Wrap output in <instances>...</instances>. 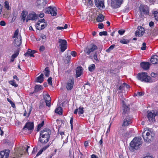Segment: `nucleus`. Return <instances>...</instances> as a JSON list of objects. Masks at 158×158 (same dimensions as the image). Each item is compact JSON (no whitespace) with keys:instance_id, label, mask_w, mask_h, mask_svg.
Returning a JSON list of instances; mask_svg holds the SVG:
<instances>
[{"instance_id":"obj_1","label":"nucleus","mask_w":158,"mask_h":158,"mask_svg":"<svg viewBox=\"0 0 158 158\" xmlns=\"http://www.w3.org/2000/svg\"><path fill=\"white\" fill-rule=\"evenodd\" d=\"M51 131L45 128L40 132V141L42 143H46L49 140L50 135L51 134Z\"/></svg>"},{"instance_id":"obj_2","label":"nucleus","mask_w":158,"mask_h":158,"mask_svg":"<svg viewBox=\"0 0 158 158\" xmlns=\"http://www.w3.org/2000/svg\"><path fill=\"white\" fill-rule=\"evenodd\" d=\"M137 77L138 80L145 82L151 83L155 81L149 76L147 73L145 72L139 73Z\"/></svg>"},{"instance_id":"obj_3","label":"nucleus","mask_w":158,"mask_h":158,"mask_svg":"<svg viewBox=\"0 0 158 158\" xmlns=\"http://www.w3.org/2000/svg\"><path fill=\"white\" fill-rule=\"evenodd\" d=\"M142 144L141 138L140 137L135 138L130 143V149L133 150L134 149L137 150L140 147Z\"/></svg>"},{"instance_id":"obj_4","label":"nucleus","mask_w":158,"mask_h":158,"mask_svg":"<svg viewBox=\"0 0 158 158\" xmlns=\"http://www.w3.org/2000/svg\"><path fill=\"white\" fill-rule=\"evenodd\" d=\"M142 136L145 141L150 143L154 139V133L151 130H145L143 133Z\"/></svg>"},{"instance_id":"obj_5","label":"nucleus","mask_w":158,"mask_h":158,"mask_svg":"<svg viewBox=\"0 0 158 158\" xmlns=\"http://www.w3.org/2000/svg\"><path fill=\"white\" fill-rule=\"evenodd\" d=\"M12 37L15 39L14 42L15 46H19L22 43V38L20 34L19 33L18 30L17 29L15 31Z\"/></svg>"},{"instance_id":"obj_6","label":"nucleus","mask_w":158,"mask_h":158,"mask_svg":"<svg viewBox=\"0 0 158 158\" xmlns=\"http://www.w3.org/2000/svg\"><path fill=\"white\" fill-rule=\"evenodd\" d=\"M30 147L27 145H25L24 149H22L21 148L18 149L16 150L14 152V155L15 157L19 158H20L23 155V151L24 149H25L26 151L27 152V150Z\"/></svg>"},{"instance_id":"obj_7","label":"nucleus","mask_w":158,"mask_h":158,"mask_svg":"<svg viewBox=\"0 0 158 158\" xmlns=\"http://www.w3.org/2000/svg\"><path fill=\"white\" fill-rule=\"evenodd\" d=\"M97 49V47L96 45L91 44L85 49L84 51L86 54L89 55Z\"/></svg>"},{"instance_id":"obj_8","label":"nucleus","mask_w":158,"mask_h":158,"mask_svg":"<svg viewBox=\"0 0 158 158\" xmlns=\"http://www.w3.org/2000/svg\"><path fill=\"white\" fill-rule=\"evenodd\" d=\"M123 1V0H111V7L114 9L118 8L121 6Z\"/></svg>"},{"instance_id":"obj_9","label":"nucleus","mask_w":158,"mask_h":158,"mask_svg":"<svg viewBox=\"0 0 158 158\" xmlns=\"http://www.w3.org/2000/svg\"><path fill=\"white\" fill-rule=\"evenodd\" d=\"M58 43L60 44L61 51L63 52L67 48V41L66 40L59 39L58 40Z\"/></svg>"},{"instance_id":"obj_10","label":"nucleus","mask_w":158,"mask_h":158,"mask_svg":"<svg viewBox=\"0 0 158 158\" xmlns=\"http://www.w3.org/2000/svg\"><path fill=\"white\" fill-rule=\"evenodd\" d=\"M158 115V113L157 111L154 110L152 111L148 112L147 117L150 121L153 122L155 121V117Z\"/></svg>"},{"instance_id":"obj_11","label":"nucleus","mask_w":158,"mask_h":158,"mask_svg":"<svg viewBox=\"0 0 158 158\" xmlns=\"http://www.w3.org/2000/svg\"><path fill=\"white\" fill-rule=\"evenodd\" d=\"M74 80L73 77H71L68 80L66 84V88L67 90H71L73 87L74 85Z\"/></svg>"},{"instance_id":"obj_12","label":"nucleus","mask_w":158,"mask_h":158,"mask_svg":"<svg viewBox=\"0 0 158 158\" xmlns=\"http://www.w3.org/2000/svg\"><path fill=\"white\" fill-rule=\"evenodd\" d=\"M34 128V124L32 122H28L26 124L23 129V131L25 132L27 131V130L31 131Z\"/></svg>"},{"instance_id":"obj_13","label":"nucleus","mask_w":158,"mask_h":158,"mask_svg":"<svg viewBox=\"0 0 158 158\" xmlns=\"http://www.w3.org/2000/svg\"><path fill=\"white\" fill-rule=\"evenodd\" d=\"M56 11V8L52 6H50L45 10L46 13L51 14L52 16H55L57 15Z\"/></svg>"},{"instance_id":"obj_14","label":"nucleus","mask_w":158,"mask_h":158,"mask_svg":"<svg viewBox=\"0 0 158 158\" xmlns=\"http://www.w3.org/2000/svg\"><path fill=\"white\" fill-rule=\"evenodd\" d=\"M139 10L141 14L142 13L148 15L149 13V8L148 6L145 5H140Z\"/></svg>"},{"instance_id":"obj_15","label":"nucleus","mask_w":158,"mask_h":158,"mask_svg":"<svg viewBox=\"0 0 158 158\" xmlns=\"http://www.w3.org/2000/svg\"><path fill=\"white\" fill-rule=\"evenodd\" d=\"M95 4L99 9H103L104 7V0H95Z\"/></svg>"},{"instance_id":"obj_16","label":"nucleus","mask_w":158,"mask_h":158,"mask_svg":"<svg viewBox=\"0 0 158 158\" xmlns=\"http://www.w3.org/2000/svg\"><path fill=\"white\" fill-rule=\"evenodd\" d=\"M10 151L9 149L5 150L0 152V158H8Z\"/></svg>"},{"instance_id":"obj_17","label":"nucleus","mask_w":158,"mask_h":158,"mask_svg":"<svg viewBox=\"0 0 158 158\" xmlns=\"http://www.w3.org/2000/svg\"><path fill=\"white\" fill-rule=\"evenodd\" d=\"M47 2L48 0H38L37 2L38 7L39 8L44 7Z\"/></svg>"},{"instance_id":"obj_18","label":"nucleus","mask_w":158,"mask_h":158,"mask_svg":"<svg viewBox=\"0 0 158 158\" xmlns=\"http://www.w3.org/2000/svg\"><path fill=\"white\" fill-rule=\"evenodd\" d=\"M36 18V15L34 12H32L29 14L28 15L27 19L26 22H27L28 20H34Z\"/></svg>"},{"instance_id":"obj_19","label":"nucleus","mask_w":158,"mask_h":158,"mask_svg":"<svg viewBox=\"0 0 158 158\" xmlns=\"http://www.w3.org/2000/svg\"><path fill=\"white\" fill-rule=\"evenodd\" d=\"M141 67L144 70L148 69L151 65V64L149 62H143L140 63Z\"/></svg>"},{"instance_id":"obj_20","label":"nucleus","mask_w":158,"mask_h":158,"mask_svg":"<svg viewBox=\"0 0 158 158\" xmlns=\"http://www.w3.org/2000/svg\"><path fill=\"white\" fill-rule=\"evenodd\" d=\"M131 119L129 117H127L123 121V126H127L131 123Z\"/></svg>"},{"instance_id":"obj_21","label":"nucleus","mask_w":158,"mask_h":158,"mask_svg":"<svg viewBox=\"0 0 158 158\" xmlns=\"http://www.w3.org/2000/svg\"><path fill=\"white\" fill-rule=\"evenodd\" d=\"M151 62L153 64H158V56L156 55L152 56L150 60Z\"/></svg>"},{"instance_id":"obj_22","label":"nucleus","mask_w":158,"mask_h":158,"mask_svg":"<svg viewBox=\"0 0 158 158\" xmlns=\"http://www.w3.org/2000/svg\"><path fill=\"white\" fill-rule=\"evenodd\" d=\"M44 98L45 99L46 105L48 106H50L51 105V98L49 95L48 94H46L44 97Z\"/></svg>"},{"instance_id":"obj_23","label":"nucleus","mask_w":158,"mask_h":158,"mask_svg":"<svg viewBox=\"0 0 158 158\" xmlns=\"http://www.w3.org/2000/svg\"><path fill=\"white\" fill-rule=\"evenodd\" d=\"M83 69L81 66L77 67L76 69V76L77 77H80L82 73Z\"/></svg>"},{"instance_id":"obj_24","label":"nucleus","mask_w":158,"mask_h":158,"mask_svg":"<svg viewBox=\"0 0 158 158\" xmlns=\"http://www.w3.org/2000/svg\"><path fill=\"white\" fill-rule=\"evenodd\" d=\"M36 52L35 51H32L31 49H28L27 52L24 54V55L26 56H30L31 57H34V54Z\"/></svg>"},{"instance_id":"obj_25","label":"nucleus","mask_w":158,"mask_h":158,"mask_svg":"<svg viewBox=\"0 0 158 158\" xmlns=\"http://www.w3.org/2000/svg\"><path fill=\"white\" fill-rule=\"evenodd\" d=\"M138 29L140 33V35H142V36L143 35L144 33H146L147 31L148 32V31H149L147 29L145 30L144 28L141 26L138 27Z\"/></svg>"},{"instance_id":"obj_26","label":"nucleus","mask_w":158,"mask_h":158,"mask_svg":"<svg viewBox=\"0 0 158 158\" xmlns=\"http://www.w3.org/2000/svg\"><path fill=\"white\" fill-rule=\"evenodd\" d=\"M27 14V12L26 11H23L21 15V20L24 22L26 20V17Z\"/></svg>"},{"instance_id":"obj_27","label":"nucleus","mask_w":158,"mask_h":158,"mask_svg":"<svg viewBox=\"0 0 158 158\" xmlns=\"http://www.w3.org/2000/svg\"><path fill=\"white\" fill-rule=\"evenodd\" d=\"M44 80V74L41 73L40 75L37 77L36 81L38 82L42 83Z\"/></svg>"},{"instance_id":"obj_28","label":"nucleus","mask_w":158,"mask_h":158,"mask_svg":"<svg viewBox=\"0 0 158 158\" xmlns=\"http://www.w3.org/2000/svg\"><path fill=\"white\" fill-rule=\"evenodd\" d=\"M104 17L102 14H100L96 18V20L97 22H102L104 20Z\"/></svg>"},{"instance_id":"obj_29","label":"nucleus","mask_w":158,"mask_h":158,"mask_svg":"<svg viewBox=\"0 0 158 158\" xmlns=\"http://www.w3.org/2000/svg\"><path fill=\"white\" fill-rule=\"evenodd\" d=\"M45 75L47 77H48L49 76V68L48 67L46 68L44 71Z\"/></svg>"},{"instance_id":"obj_30","label":"nucleus","mask_w":158,"mask_h":158,"mask_svg":"<svg viewBox=\"0 0 158 158\" xmlns=\"http://www.w3.org/2000/svg\"><path fill=\"white\" fill-rule=\"evenodd\" d=\"M43 89V87L41 85H36L35 86V90L36 92L39 91Z\"/></svg>"},{"instance_id":"obj_31","label":"nucleus","mask_w":158,"mask_h":158,"mask_svg":"<svg viewBox=\"0 0 158 158\" xmlns=\"http://www.w3.org/2000/svg\"><path fill=\"white\" fill-rule=\"evenodd\" d=\"M129 41H130L128 40L124 39H122L120 40V42L121 43L124 44H128Z\"/></svg>"},{"instance_id":"obj_32","label":"nucleus","mask_w":158,"mask_h":158,"mask_svg":"<svg viewBox=\"0 0 158 158\" xmlns=\"http://www.w3.org/2000/svg\"><path fill=\"white\" fill-rule=\"evenodd\" d=\"M61 108L60 107H58L55 110V112L59 114H62Z\"/></svg>"},{"instance_id":"obj_33","label":"nucleus","mask_w":158,"mask_h":158,"mask_svg":"<svg viewBox=\"0 0 158 158\" xmlns=\"http://www.w3.org/2000/svg\"><path fill=\"white\" fill-rule=\"evenodd\" d=\"M95 66L94 64H92L89 67V70L90 71H92L95 69Z\"/></svg>"},{"instance_id":"obj_34","label":"nucleus","mask_w":158,"mask_h":158,"mask_svg":"<svg viewBox=\"0 0 158 158\" xmlns=\"http://www.w3.org/2000/svg\"><path fill=\"white\" fill-rule=\"evenodd\" d=\"M4 3L5 8L8 10H10V7L9 6V2L7 1H5Z\"/></svg>"},{"instance_id":"obj_35","label":"nucleus","mask_w":158,"mask_h":158,"mask_svg":"<svg viewBox=\"0 0 158 158\" xmlns=\"http://www.w3.org/2000/svg\"><path fill=\"white\" fill-rule=\"evenodd\" d=\"M44 124V121H43L40 124L38 125L37 127V131H39V130H40L41 128L43 126Z\"/></svg>"},{"instance_id":"obj_36","label":"nucleus","mask_w":158,"mask_h":158,"mask_svg":"<svg viewBox=\"0 0 158 158\" xmlns=\"http://www.w3.org/2000/svg\"><path fill=\"white\" fill-rule=\"evenodd\" d=\"M78 114L80 115L84 113V108L83 107H80L78 109Z\"/></svg>"},{"instance_id":"obj_37","label":"nucleus","mask_w":158,"mask_h":158,"mask_svg":"<svg viewBox=\"0 0 158 158\" xmlns=\"http://www.w3.org/2000/svg\"><path fill=\"white\" fill-rule=\"evenodd\" d=\"M155 20L158 21V12L157 11H154L153 13Z\"/></svg>"},{"instance_id":"obj_38","label":"nucleus","mask_w":158,"mask_h":158,"mask_svg":"<svg viewBox=\"0 0 158 158\" xmlns=\"http://www.w3.org/2000/svg\"><path fill=\"white\" fill-rule=\"evenodd\" d=\"M123 113H126L127 112H128L129 110V109L126 106H124L123 108Z\"/></svg>"},{"instance_id":"obj_39","label":"nucleus","mask_w":158,"mask_h":158,"mask_svg":"<svg viewBox=\"0 0 158 158\" xmlns=\"http://www.w3.org/2000/svg\"><path fill=\"white\" fill-rule=\"evenodd\" d=\"M40 25L41 26V27L39 28L38 29L39 30H41L45 28L46 27L47 24L44 23V24H41Z\"/></svg>"},{"instance_id":"obj_40","label":"nucleus","mask_w":158,"mask_h":158,"mask_svg":"<svg viewBox=\"0 0 158 158\" xmlns=\"http://www.w3.org/2000/svg\"><path fill=\"white\" fill-rule=\"evenodd\" d=\"M144 93L142 92H137L135 94V95L139 96H143L144 95Z\"/></svg>"},{"instance_id":"obj_41","label":"nucleus","mask_w":158,"mask_h":158,"mask_svg":"<svg viewBox=\"0 0 158 158\" xmlns=\"http://www.w3.org/2000/svg\"><path fill=\"white\" fill-rule=\"evenodd\" d=\"M114 47V45H113L110 46L109 48L106 50V51L107 52H109L110 51L112 50Z\"/></svg>"},{"instance_id":"obj_42","label":"nucleus","mask_w":158,"mask_h":158,"mask_svg":"<svg viewBox=\"0 0 158 158\" xmlns=\"http://www.w3.org/2000/svg\"><path fill=\"white\" fill-rule=\"evenodd\" d=\"M10 83L13 86L15 87H17L18 86V85L16 84L14 81H10Z\"/></svg>"},{"instance_id":"obj_43","label":"nucleus","mask_w":158,"mask_h":158,"mask_svg":"<svg viewBox=\"0 0 158 158\" xmlns=\"http://www.w3.org/2000/svg\"><path fill=\"white\" fill-rule=\"evenodd\" d=\"M99 35L101 36L103 35H107V32L106 31L100 32L99 33Z\"/></svg>"},{"instance_id":"obj_44","label":"nucleus","mask_w":158,"mask_h":158,"mask_svg":"<svg viewBox=\"0 0 158 158\" xmlns=\"http://www.w3.org/2000/svg\"><path fill=\"white\" fill-rule=\"evenodd\" d=\"M19 54V51L17 52H16L12 56V57H13L14 58H15Z\"/></svg>"},{"instance_id":"obj_45","label":"nucleus","mask_w":158,"mask_h":158,"mask_svg":"<svg viewBox=\"0 0 158 158\" xmlns=\"http://www.w3.org/2000/svg\"><path fill=\"white\" fill-rule=\"evenodd\" d=\"M145 43H143L142 44V47H141V49L142 50H145L146 49V46Z\"/></svg>"},{"instance_id":"obj_46","label":"nucleus","mask_w":158,"mask_h":158,"mask_svg":"<svg viewBox=\"0 0 158 158\" xmlns=\"http://www.w3.org/2000/svg\"><path fill=\"white\" fill-rule=\"evenodd\" d=\"M135 35L136 36H141L142 35H141L139 31L138 30H137L135 32Z\"/></svg>"},{"instance_id":"obj_47","label":"nucleus","mask_w":158,"mask_h":158,"mask_svg":"<svg viewBox=\"0 0 158 158\" xmlns=\"http://www.w3.org/2000/svg\"><path fill=\"white\" fill-rule=\"evenodd\" d=\"M98 27L99 29H102L104 27L103 24L102 23H100L98 24Z\"/></svg>"},{"instance_id":"obj_48","label":"nucleus","mask_w":158,"mask_h":158,"mask_svg":"<svg viewBox=\"0 0 158 158\" xmlns=\"http://www.w3.org/2000/svg\"><path fill=\"white\" fill-rule=\"evenodd\" d=\"M77 53L75 51H72L71 52V55L73 57H75L77 55Z\"/></svg>"},{"instance_id":"obj_49","label":"nucleus","mask_w":158,"mask_h":158,"mask_svg":"<svg viewBox=\"0 0 158 158\" xmlns=\"http://www.w3.org/2000/svg\"><path fill=\"white\" fill-rule=\"evenodd\" d=\"M45 50V47L43 46L42 45L41 46L40 48V52H43Z\"/></svg>"},{"instance_id":"obj_50","label":"nucleus","mask_w":158,"mask_h":158,"mask_svg":"<svg viewBox=\"0 0 158 158\" xmlns=\"http://www.w3.org/2000/svg\"><path fill=\"white\" fill-rule=\"evenodd\" d=\"M6 23L5 22L3 21L2 20L0 22V25L2 26H4L6 25Z\"/></svg>"},{"instance_id":"obj_51","label":"nucleus","mask_w":158,"mask_h":158,"mask_svg":"<svg viewBox=\"0 0 158 158\" xmlns=\"http://www.w3.org/2000/svg\"><path fill=\"white\" fill-rule=\"evenodd\" d=\"M52 78L51 77H49L48 80V82L49 84L51 85H52Z\"/></svg>"},{"instance_id":"obj_52","label":"nucleus","mask_w":158,"mask_h":158,"mask_svg":"<svg viewBox=\"0 0 158 158\" xmlns=\"http://www.w3.org/2000/svg\"><path fill=\"white\" fill-rule=\"evenodd\" d=\"M125 32V31L123 30H119L118 31V33L120 35H123Z\"/></svg>"},{"instance_id":"obj_53","label":"nucleus","mask_w":158,"mask_h":158,"mask_svg":"<svg viewBox=\"0 0 158 158\" xmlns=\"http://www.w3.org/2000/svg\"><path fill=\"white\" fill-rule=\"evenodd\" d=\"M40 37L43 40H46V37L45 35L42 34L40 36Z\"/></svg>"},{"instance_id":"obj_54","label":"nucleus","mask_w":158,"mask_h":158,"mask_svg":"<svg viewBox=\"0 0 158 158\" xmlns=\"http://www.w3.org/2000/svg\"><path fill=\"white\" fill-rule=\"evenodd\" d=\"M44 19H40V20H39L38 22V25H39L40 26V23H42V22H44Z\"/></svg>"},{"instance_id":"obj_55","label":"nucleus","mask_w":158,"mask_h":158,"mask_svg":"<svg viewBox=\"0 0 158 158\" xmlns=\"http://www.w3.org/2000/svg\"><path fill=\"white\" fill-rule=\"evenodd\" d=\"M92 4V1L91 0H89L88 1V3L87 4V6L91 5Z\"/></svg>"},{"instance_id":"obj_56","label":"nucleus","mask_w":158,"mask_h":158,"mask_svg":"<svg viewBox=\"0 0 158 158\" xmlns=\"http://www.w3.org/2000/svg\"><path fill=\"white\" fill-rule=\"evenodd\" d=\"M97 52H95L94 55V58L95 60L97 61H98V60L97 56Z\"/></svg>"},{"instance_id":"obj_57","label":"nucleus","mask_w":158,"mask_h":158,"mask_svg":"<svg viewBox=\"0 0 158 158\" xmlns=\"http://www.w3.org/2000/svg\"><path fill=\"white\" fill-rule=\"evenodd\" d=\"M151 75L153 77H155L157 76V74L156 73H151Z\"/></svg>"},{"instance_id":"obj_58","label":"nucleus","mask_w":158,"mask_h":158,"mask_svg":"<svg viewBox=\"0 0 158 158\" xmlns=\"http://www.w3.org/2000/svg\"><path fill=\"white\" fill-rule=\"evenodd\" d=\"M84 145L85 147H87L89 146V143L87 141H85L84 143Z\"/></svg>"},{"instance_id":"obj_59","label":"nucleus","mask_w":158,"mask_h":158,"mask_svg":"<svg viewBox=\"0 0 158 158\" xmlns=\"http://www.w3.org/2000/svg\"><path fill=\"white\" fill-rule=\"evenodd\" d=\"M43 152V150H40L36 155V156H38L41 154Z\"/></svg>"},{"instance_id":"obj_60","label":"nucleus","mask_w":158,"mask_h":158,"mask_svg":"<svg viewBox=\"0 0 158 158\" xmlns=\"http://www.w3.org/2000/svg\"><path fill=\"white\" fill-rule=\"evenodd\" d=\"M154 25V23L153 22L151 21L149 23V26L150 27H151L153 26Z\"/></svg>"},{"instance_id":"obj_61","label":"nucleus","mask_w":158,"mask_h":158,"mask_svg":"<svg viewBox=\"0 0 158 158\" xmlns=\"http://www.w3.org/2000/svg\"><path fill=\"white\" fill-rule=\"evenodd\" d=\"M124 87V86L123 83V85H121L119 87V88H118L119 89L121 90L122 89H123V88Z\"/></svg>"},{"instance_id":"obj_62","label":"nucleus","mask_w":158,"mask_h":158,"mask_svg":"<svg viewBox=\"0 0 158 158\" xmlns=\"http://www.w3.org/2000/svg\"><path fill=\"white\" fill-rule=\"evenodd\" d=\"M73 118L72 117L71 118V119L70 121V124L71 125H72L73 124Z\"/></svg>"},{"instance_id":"obj_63","label":"nucleus","mask_w":158,"mask_h":158,"mask_svg":"<svg viewBox=\"0 0 158 158\" xmlns=\"http://www.w3.org/2000/svg\"><path fill=\"white\" fill-rule=\"evenodd\" d=\"M91 158H98V157L96 156L94 154H93L91 156Z\"/></svg>"},{"instance_id":"obj_64","label":"nucleus","mask_w":158,"mask_h":158,"mask_svg":"<svg viewBox=\"0 0 158 158\" xmlns=\"http://www.w3.org/2000/svg\"><path fill=\"white\" fill-rule=\"evenodd\" d=\"M119 158H129L128 157H124L122 155H120L119 156Z\"/></svg>"}]
</instances>
